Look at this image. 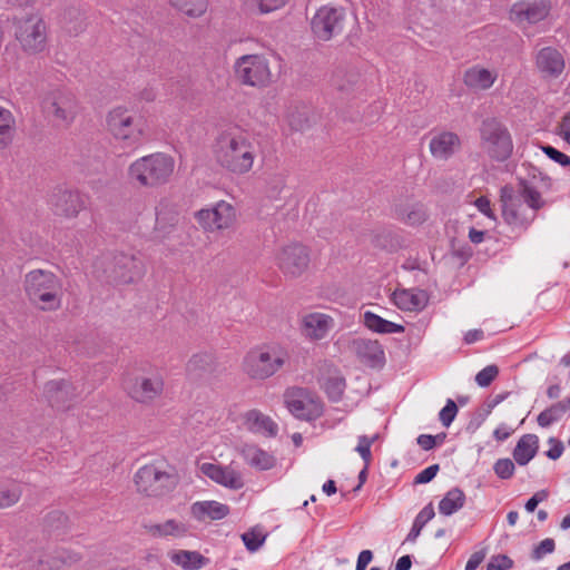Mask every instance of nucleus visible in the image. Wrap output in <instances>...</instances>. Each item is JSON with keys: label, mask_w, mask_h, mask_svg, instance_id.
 Segmentation results:
<instances>
[{"label": "nucleus", "mask_w": 570, "mask_h": 570, "mask_svg": "<svg viewBox=\"0 0 570 570\" xmlns=\"http://www.w3.org/2000/svg\"><path fill=\"white\" fill-rule=\"evenodd\" d=\"M258 155L255 138L239 128L223 131L216 139L214 157L217 164L234 175H246L253 167Z\"/></svg>", "instance_id": "1"}, {"label": "nucleus", "mask_w": 570, "mask_h": 570, "mask_svg": "<svg viewBox=\"0 0 570 570\" xmlns=\"http://www.w3.org/2000/svg\"><path fill=\"white\" fill-rule=\"evenodd\" d=\"M502 216L513 228H527L535 218L537 212L543 206L541 194L530 184L522 180L514 193L509 187L501 189Z\"/></svg>", "instance_id": "2"}, {"label": "nucleus", "mask_w": 570, "mask_h": 570, "mask_svg": "<svg viewBox=\"0 0 570 570\" xmlns=\"http://www.w3.org/2000/svg\"><path fill=\"white\" fill-rule=\"evenodd\" d=\"M288 360V351L282 344L263 343L246 352L242 361V371L253 381H265L281 371Z\"/></svg>", "instance_id": "3"}, {"label": "nucleus", "mask_w": 570, "mask_h": 570, "mask_svg": "<svg viewBox=\"0 0 570 570\" xmlns=\"http://www.w3.org/2000/svg\"><path fill=\"white\" fill-rule=\"evenodd\" d=\"M24 292L30 303L46 312L61 307L63 288L61 279L52 272L33 269L24 276Z\"/></svg>", "instance_id": "4"}, {"label": "nucleus", "mask_w": 570, "mask_h": 570, "mask_svg": "<svg viewBox=\"0 0 570 570\" xmlns=\"http://www.w3.org/2000/svg\"><path fill=\"white\" fill-rule=\"evenodd\" d=\"M175 170V160L164 153H154L132 161L128 167V179L139 187L154 188L169 181Z\"/></svg>", "instance_id": "5"}, {"label": "nucleus", "mask_w": 570, "mask_h": 570, "mask_svg": "<svg viewBox=\"0 0 570 570\" xmlns=\"http://www.w3.org/2000/svg\"><path fill=\"white\" fill-rule=\"evenodd\" d=\"M121 385L126 394L141 405H153L165 391L164 376L151 367L127 372Z\"/></svg>", "instance_id": "6"}, {"label": "nucleus", "mask_w": 570, "mask_h": 570, "mask_svg": "<svg viewBox=\"0 0 570 570\" xmlns=\"http://www.w3.org/2000/svg\"><path fill=\"white\" fill-rule=\"evenodd\" d=\"M107 128L114 139L125 148H138L147 137L141 118L136 117L127 107L118 106L107 115Z\"/></svg>", "instance_id": "7"}, {"label": "nucleus", "mask_w": 570, "mask_h": 570, "mask_svg": "<svg viewBox=\"0 0 570 570\" xmlns=\"http://www.w3.org/2000/svg\"><path fill=\"white\" fill-rule=\"evenodd\" d=\"M177 482L175 470L163 461L139 468L135 475L138 491L148 497H163L173 491Z\"/></svg>", "instance_id": "8"}, {"label": "nucleus", "mask_w": 570, "mask_h": 570, "mask_svg": "<svg viewBox=\"0 0 570 570\" xmlns=\"http://www.w3.org/2000/svg\"><path fill=\"white\" fill-rule=\"evenodd\" d=\"M480 146L491 159L507 160L513 151V141L507 126L497 118H487L480 126Z\"/></svg>", "instance_id": "9"}, {"label": "nucleus", "mask_w": 570, "mask_h": 570, "mask_svg": "<svg viewBox=\"0 0 570 570\" xmlns=\"http://www.w3.org/2000/svg\"><path fill=\"white\" fill-rule=\"evenodd\" d=\"M43 112L58 126H70L80 111L76 95L66 88L50 91L42 102Z\"/></svg>", "instance_id": "10"}, {"label": "nucleus", "mask_w": 570, "mask_h": 570, "mask_svg": "<svg viewBox=\"0 0 570 570\" xmlns=\"http://www.w3.org/2000/svg\"><path fill=\"white\" fill-rule=\"evenodd\" d=\"M235 77L246 86L263 88L271 83L272 71L263 55H244L234 63Z\"/></svg>", "instance_id": "11"}, {"label": "nucleus", "mask_w": 570, "mask_h": 570, "mask_svg": "<svg viewBox=\"0 0 570 570\" xmlns=\"http://www.w3.org/2000/svg\"><path fill=\"white\" fill-rule=\"evenodd\" d=\"M194 218L205 233L214 234L234 226L236 222V209L228 202L219 200L197 210L194 214Z\"/></svg>", "instance_id": "12"}, {"label": "nucleus", "mask_w": 570, "mask_h": 570, "mask_svg": "<svg viewBox=\"0 0 570 570\" xmlns=\"http://www.w3.org/2000/svg\"><path fill=\"white\" fill-rule=\"evenodd\" d=\"M16 39L27 55H37L45 51L47 47L46 22L37 17L30 16L18 23Z\"/></svg>", "instance_id": "13"}, {"label": "nucleus", "mask_w": 570, "mask_h": 570, "mask_svg": "<svg viewBox=\"0 0 570 570\" xmlns=\"http://www.w3.org/2000/svg\"><path fill=\"white\" fill-rule=\"evenodd\" d=\"M345 11L341 7L323 6L312 18V32L318 40L328 41L343 31Z\"/></svg>", "instance_id": "14"}, {"label": "nucleus", "mask_w": 570, "mask_h": 570, "mask_svg": "<svg viewBox=\"0 0 570 570\" xmlns=\"http://www.w3.org/2000/svg\"><path fill=\"white\" fill-rule=\"evenodd\" d=\"M284 400L288 411L297 419L311 421L322 414L320 401L304 389H288Z\"/></svg>", "instance_id": "15"}, {"label": "nucleus", "mask_w": 570, "mask_h": 570, "mask_svg": "<svg viewBox=\"0 0 570 570\" xmlns=\"http://www.w3.org/2000/svg\"><path fill=\"white\" fill-rule=\"evenodd\" d=\"M278 268L289 277L301 276L308 267V249L301 244H292L281 248L275 257Z\"/></svg>", "instance_id": "16"}, {"label": "nucleus", "mask_w": 570, "mask_h": 570, "mask_svg": "<svg viewBox=\"0 0 570 570\" xmlns=\"http://www.w3.org/2000/svg\"><path fill=\"white\" fill-rule=\"evenodd\" d=\"M551 6L548 0H521L510 9V20L521 28L544 20Z\"/></svg>", "instance_id": "17"}, {"label": "nucleus", "mask_w": 570, "mask_h": 570, "mask_svg": "<svg viewBox=\"0 0 570 570\" xmlns=\"http://www.w3.org/2000/svg\"><path fill=\"white\" fill-rule=\"evenodd\" d=\"M199 471L214 481L230 490H239L245 485L244 478L240 471L229 465H220L215 463H202Z\"/></svg>", "instance_id": "18"}, {"label": "nucleus", "mask_w": 570, "mask_h": 570, "mask_svg": "<svg viewBox=\"0 0 570 570\" xmlns=\"http://www.w3.org/2000/svg\"><path fill=\"white\" fill-rule=\"evenodd\" d=\"M334 326V318L321 312L306 313L301 320L302 334L309 341H321L325 338Z\"/></svg>", "instance_id": "19"}, {"label": "nucleus", "mask_w": 570, "mask_h": 570, "mask_svg": "<svg viewBox=\"0 0 570 570\" xmlns=\"http://www.w3.org/2000/svg\"><path fill=\"white\" fill-rule=\"evenodd\" d=\"M350 350L370 367H381L385 362L384 350L377 341L357 337L350 343Z\"/></svg>", "instance_id": "20"}, {"label": "nucleus", "mask_w": 570, "mask_h": 570, "mask_svg": "<svg viewBox=\"0 0 570 570\" xmlns=\"http://www.w3.org/2000/svg\"><path fill=\"white\" fill-rule=\"evenodd\" d=\"M43 394L52 407L61 411L68 410L77 396L72 384L63 380L47 382Z\"/></svg>", "instance_id": "21"}, {"label": "nucleus", "mask_w": 570, "mask_h": 570, "mask_svg": "<svg viewBox=\"0 0 570 570\" xmlns=\"http://www.w3.org/2000/svg\"><path fill=\"white\" fill-rule=\"evenodd\" d=\"M461 138L453 131L442 130L430 140V151L435 159L448 160L461 149Z\"/></svg>", "instance_id": "22"}, {"label": "nucleus", "mask_w": 570, "mask_h": 570, "mask_svg": "<svg viewBox=\"0 0 570 570\" xmlns=\"http://www.w3.org/2000/svg\"><path fill=\"white\" fill-rule=\"evenodd\" d=\"M115 275L122 284L139 281L145 274L142 261L135 255L120 254L115 258Z\"/></svg>", "instance_id": "23"}, {"label": "nucleus", "mask_w": 570, "mask_h": 570, "mask_svg": "<svg viewBox=\"0 0 570 570\" xmlns=\"http://www.w3.org/2000/svg\"><path fill=\"white\" fill-rule=\"evenodd\" d=\"M51 205L57 215L76 217L85 207V199L78 190H59L53 194Z\"/></svg>", "instance_id": "24"}, {"label": "nucleus", "mask_w": 570, "mask_h": 570, "mask_svg": "<svg viewBox=\"0 0 570 570\" xmlns=\"http://www.w3.org/2000/svg\"><path fill=\"white\" fill-rule=\"evenodd\" d=\"M244 426L252 433L265 438H275L278 433V424L259 410H249L243 415Z\"/></svg>", "instance_id": "25"}, {"label": "nucleus", "mask_w": 570, "mask_h": 570, "mask_svg": "<svg viewBox=\"0 0 570 570\" xmlns=\"http://www.w3.org/2000/svg\"><path fill=\"white\" fill-rule=\"evenodd\" d=\"M535 63L539 71L544 77L557 78L564 69V58L556 48H542L535 57Z\"/></svg>", "instance_id": "26"}, {"label": "nucleus", "mask_w": 570, "mask_h": 570, "mask_svg": "<svg viewBox=\"0 0 570 570\" xmlns=\"http://www.w3.org/2000/svg\"><path fill=\"white\" fill-rule=\"evenodd\" d=\"M498 77L497 69H488L481 65H475L464 71L463 82L472 90L485 91L494 85Z\"/></svg>", "instance_id": "27"}, {"label": "nucleus", "mask_w": 570, "mask_h": 570, "mask_svg": "<svg viewBox=\"0 0 570 570\" xmlns=\"http://www.w3.org/2000/svg\"><path fill=\"white\" fill-rule=\"evenodd\" d=\"M392 301L400 309L409 312H419L426 306L429 302V295L423 289L402 288L395 289L393 292Z\"/></svg>", "instance_id": "28"}, {"label": "nucleus", "mask_w": 570, "mask_h": 570, "mask_svg": "<svg viewBox=\"0 0 570 570\" xmlns=\"http://www.w3.org/2000/svg\"><path fill=\"white\" fill-rule=\"evenodd\" d=\"M191 515L200 522L222 520L229 513V507L218 501H197L190 507Z\"/></svg>", "instance_id": "29"}, {"label": "nucleus", "mask_w": 570, "mask_h": 570, "mask_svg": "<svg viewBox=\"0 0 570 570\" xmlns=\"http://www.w3.org/2000/svg\"><path fill=\"white\" fill-rule=\"evenodd\" d=\"M244 461L252 468L266 471L276 464L275 456L255 444H244L240 450Z\"/></svg>", "instance_id": "30"}, {"label": "nucleus", "mask_w": 570, "mask_h": 570, "mask_svg": "<svg viewBox=\"0 0 570 570\" xmlns=\"http://www.w3.org/2000/svg\"><path fill=\"white\" fill-rule=\"evenodd\" d=\"M145 529L155 538H183L189 531V527L185 522L175 519H168L161 523L146 524Z\"/></svg>", "instance_id": "31"}, {"label": "nucleus", "mask_w": 570, "mask_h": 570, "mask_svg": "<svg viewBox=\"0 0 570 570\" xmlns=\"http://www.w3.org/2000/svg\"><path fill=\"white\" fill-rule=\"evenodd\" d=\"M538 448V436L534 434H525L518 441L513 450V459L519 465H525L534 458Z\"/></svg>", "instance_id": "32"}, {"label": "nucleus", "mask_w": 570, "mask_h": 570, "mask_svg": "<svg viewBox=\"0 0 570 570\" xmlns=\"http://www.w3.org/2000/svg\"><path fill=\"white\" fill-rule=\"evenodd\" d=\"M396 216L403 223L416 226L428 219V210L421 203H410L396 208Z\"/></svg>", "instance_id": "33"}, {"label": "nucleus", "mask_w": 570, "mask_h": 570, "mask_svg": "<svg viewBox=\"0 0 570 570\" xmlns=\"http://www.w3.org/2000/svg\"><path fill=\"white\" fill-rule=\"evenodd\" d=\"M570 410V400L559 401L544 411H542L538 417L537 422L541 428H548L554 422L561 420V417Z\"/></svg>", "instance_id": "34"}, {"label": "nucleus", "mask_w": 570, "mask_h": 570, "mask_svg": "<svg viewBox=\"0 0 570 570\" xmlns=\"http://www.w3.org/2000/svg\"><path fill=\"white\" fill-rule=\"evenodd\" d=\"M465 499V494L461 489H451L439 503L440 513L444 515H451L455 513L463 508Z\"/></svg>", "instance_id": "35"}, {"label": "nucleus", "mask_w": 570, "mask_h": 570, "mask_svg": "<svg viewBox=\"0 0 570 570\" xmlns=\"http://www.w3.org/2000/svg\"><path fill=\"white\" fill-rule=\"evenodd\" d=\"M364 324L368 330L377 333L385 334L404 332V327L402 325L384 320L372 312L364 313Z\"/></svg>", "instance_id": "36"}, {"label": "nucleus", "mask_w": 570, "mask_h": 570, "mask_svg": "<svg viewBox=\"0 0 570 570\" xmlns=\"http://www.w3.org/2000/svg\"><path fill=\"white\" fill-rule=\"evenodd\" d=\"M170 560L185 570H198L203 567L205 558L196 551L179 550L169 554Z\"/></svg>", "instance_id": "37"}, {"label": "nucleus", "mask_w": 570, "mask_h": 570, "mask_svg": "<svg viewBox=\"0 0 570 570\" xmlns=\"http://www.w3.org/2000/svg\"><path fill=\"white\" fill-rule=\"evenodd\" d=\"M14 118L10 110L0 107V148L8 147L13 137Z\"/></svg>", "instance_id": "38"}, {"label": "nucleus", "mask_w": 570, "mask_h": 570, "mask_svg": "<svg viewBox=\"0 0 570 570\" xmlns=\"http://www.w3.org/2000/svg\"><path fill=\"white\" fill-rule=\"evenodd\" d=\"M170 4L189 17L203 16L208 7L207 0H169Z\"/></svg>", "instance_id": "39"}, {"label": "nucleus", "mask_w": 570, "mask_h": 570, "mask_svg": "<svg viewBox=\"0 0 570 570\" xmlns=\"http://www.w3.org/2000/svg\"><path fill=\"white\" fill-rule=\"evenodd\" d=\"M22 489L16 482L0 487V509L14 505L21 498Z\"/></svg>", "instance_id": "40"}, {"label": "nucleus", "mask_w": 570, "mask_h": 570, "mask_svg": "<svg viewBox=\"0 0 570 570\" xmlns=\"http://www.w3.org/2000/svg\"><path fill=\"white\" fill-rule=\"evenodd\" d=\"M435 515L432 504L424 507L416 515L413 527L407 535V540L414 541L421 533L424 525Z\"/></svg>", "instance_id": "41"}, {"label": "nucleus", "mask_w": 570, "mask_h": 570, "mask_svg": "<svg viewBox=\"0 0 570 570\" xmlns=\"http://www.w3.org/2000/svg\"><path fill=\"white\" fill-rule=\"evenodd\" d=\"M324 390L331 400L338 401L345 390L344 377L338 374L328 376L324 382Z\"/></svg>", "instance_id": "42"}, {"label": "nucleus", "mask_w": 570, "mask_h": 570, "mask_svg": "<svg viewBox=\"0 0 570 570\" xmlns=\"http://www.w3.org/2000/svg\"><path fill=\"white\" fill-rule=\"evenodd\" d=\"M286 0H244V4L248 10L258 11L259 13H269L281 9Z\"/></svg>", "instance_id": "43"}, {"label": "nucleus", "mask_w": 570, "mask_h": 570, "mask_svg": "<svg viewBox=\"0 0 570 570\" xmlns=\"http://www.w3.org/2000/svg\"><path fill=\"white\" fill-rule=\"evenodd\" d=\"M379 439V434H374L373 436L367 435H360L358 442L355 448V451L361 455L365 463V468L368 466V464L372 461V453H371V446L372 444Z\"/></svg>", "instance_id": "44"}, {"label": "nucleus", "mask_w": 570, "mask_h": 570, "mask_svg": "<svg viewBox=\"0 0 570 570\" xmlns=\"http://www.w3.org/2000/svg\"><path fill=\"white\" fill-rule=\"evenodd\" d=\"M499 375V367L494 364L488 365L475 375V382L481 387L489 386Z\"/></svg>", "instance_id": "45"}, {"label": "nucleus", "mask_w": 570, "mask_h": 570, "mask_svg": "<svg viewBox=\"0 0 570 570\" xmlns=\"http://www.w3.org/2000/svg\"><path fill=\"white\" fill-rule=\"evenodd\" d=\"M494 473L503 480H508L514 474V463L510 459H499L493 465Z\"/></svg>", "instance_id": "46"}, {"label": "nucleus", "mask_w": 570, "mask_h": 570, "mask_svg": "<svg viewBox=\"0 0 570 570\" xmlns=\"http://www.w3.org/2000/svg\"><path fill=\"white\" fill-rule=\"evenodd\" d=\"M456 413H458V406H456L455 402L453 400L449 399L446 401L445 406L440 411L439 419L445 428H449L451 425V423L454 421Z\"/></svg>", "instance_id": "47"}, {"label": "nucleus", "mask_w": 570, "mask_h": 570, "mask_svg": "<svg viewBox=\"0 0 570 570\" xmlns=\"http://www.w3.org/2000/svg\"><path fill=\"white\" fill-rule=\"evenodd\" d=\"M556 543L554 540L551 538H547L542 540L532 552V559L533 560H541L544 556L550 554L554 551Z\"/></svg>", "instance_id": "48"}, {"label": "nucleus", "mask_w": 570, "mask_h": 570, "mask_svg": "<svg viewBox=\"0 0 570 570\" xmlns=\"http://www.w3.org/2000/svg\"><path fill=\"white\" fill-rule=\"evenodd\" d=\"M243 542L247 550L254 552L259 549V547L264 543L265 537L255 531L245 532L242 535Z\"/></svg>", "instance_id": "49"}, {"label": "nucleus", "mask_w": 570, "mask_h": 570, "mask_svg": "<svg viewBox=\"0 0 570 570\" xmlns=\"http://www.w3.org/2000/svg\"><path fill=\"white\" fill-rule=\"evenodd\" d=\"M543 153L556 163L560 164L561 166H570V157L558 149H556L552 146H544L542 147Z\"/></svg>", "instance_id": "50"}, {"label": "nucleus", "mask_w": 570, "mask_h": 570, "mask_svg": "<svg viewBox=\"0 0 570 570\" xmlns=\"http://www.w3.org/2000/svg\"><path fill=\"white\" fill-rule=\"evenodd\" d=\"M439 472V465L433 464L422 470L414 479L416 484L428 483L433 480Z\"/></svg>", "instance_id": "51"}, {"label": "nucleus", "mask_w": 570, "mask_h": 570, "mask_svg": "<svg viewBox=\"0 0 570 570\" xmlns=\"http://www.w3.org/2000/svg\"><path fill=\"white\" fill-rule=\"evenodd\" d=\"M511 566L512 561L507 556H498L488 563L487 570H508Z\"/></svg>", "instance_id": "52"}, {"label": "nucleus", "mask_w": 570, "mask_h": 570, "mask_svg": "<svg viewBox=\"0 0 570 570\" xmlns=\"http://www.w3.org/2000/svg\"><path fill=\"white\" fill-rule=\"evenodd\" d=\"M475 207L491 219H495V215L491 209V202L487 196H481L474 200Z\"/></svg>", "instance_id": "53"}, {"label": "nucleus", "mask_w": 570, "mask_h": 570, "mask_svg": "<svg viewBox=\"0 0 570 570\" xmlns=\"http://www.w3.org/2000/svg\"><path fill=\"white\" fill-rule=\"evenodd\" d=\"M548 495H549V493H548V491H546V490H541V491L535 492V493H534V494H533V495H532V497L527 501V503H525V505H524V507H525V510H527L528 512H533V511L537 509V507H538V504H539L540 502H542V501H544V500H547V499H548Z\"/></svg>", "instance_id": "54"}, {"label": "nucleus", "mask_w": 570, "mask_h": 570, "mask_svg": "<svg viewBox=\"0 0 570 570\" xmlns=\"http://www.w3.org/2000/svg\"><path fill=\"white\" fill-rule=\"evenodd\" d=\"M484 558H485L484 551H475L469 558L464 570H476L478 567L483 562Z\"/></svg>", "instance_id": "55"}, {"label": "nucleus", "mask_w": 570, "mask_h": 570, "mask_svg": "<svg viewBox=\"0 0 570 570\" xmlns=\"http://www.w3.org/2000/svg\"><path fill=\"white\" fill-rule=\"evenodd\" d=\"M513 433V429L502 423L493 431V438L499 441H505Z\"/></svg>", "instance_id": "56"}, {"label": "nucleus", "mask_w": 570, "mask_h": 570, "mask_svg": "<svg viewBox=\"0 0 570 570\" xmlns=\"http://www.w3.org/2000/svg\"><path fill=\"white\" fill-rule=\"evenodd\" d=\"M550 443H553L552 446L547 451V456L551 460L559 459L563 453V444L560 441L554 439H550Z\"/></svg>", "instance_id": "57"}, {"label": "nucleus", "mask_w": 570, "mask_h": 570, "mask_svg": "<svg viewBox=\"0 0 570 570\" xmlns=\"http://www.w3.org/2000/svg\"><path fill=\"white\" fill-rule=\"evenodd\" d=\"M417 443L423 450H431L435 446V438L430 434H421L417 438Z\"/></svg>", "instance_id": "58"}, {"label": "nucleus", "mask_w": 570, "mask_h": 570, "mask_svg": "<svg viewBox=\"0 0 570 570\" xmlns=\"http://www.w3.org/2000/svg\"><path fill=\"white\" fill-rule=\"evenodd\" d=\"M560 134L563 139L570 145V112L567 114L560 125Z\"/></svg>", "instance_id": "59"}, {"label": "nucleus", "mask_w": 570, "mask_h": 570, "mask_svg": "<svg viewBox=\"0 0 570 570\" xmlns=\"http://www.w3.org/2000/svg\"><path fill=\"white\" fill-rule=\"evenodd\" d=\"M372 559H373L372 551L363 550L358 554L356 567L362 568V569L365 570L366 567L368 566V563L372 561Z\"/></svg>", "instance_id": "60"}, {"label": "nucleus", "mask_w": 570, "mask_h": 570, "mask_svg": "<svg viewBox=\"0 0 570 570\" xmlns=\"http://www.w3.org/2000/svg\"><path fill=\"white\" fill-rule=\"evenodd\" d=\"M484 337V333L482 330H471L466 332L464 336V341L466 344H473L478 341H481Z\"/></svg>", "instance_id": "61"}, {"label": "nucleus", "mask_w": 570, "mask_h": 570, "mask_svg": "<svg viewBox=\"0 0 570 570\" xmlns=\"http://www.w3.org/2000/svg\"><path fill=\"white\" fill-rule=\"evenodd\" d=\"M272 183L275 185L272 187L271 194L275 196L276 194H279L281 190L285 187V177L283 175H277L269 184L272 185Z\"/></svg>", "instance_id": "62"}, {"label": "nucleus", "mask_w": 570, "mask_h": 570, "mask_svg": "<svg viewBox=\"0 0 570 570\" xmlns=\"http://www.w3.org/2000/svg\"><path fill=\"white\" fill-rule=\"evenodd\" d=\"M412 560L410 556L401 557L395 564V570H410Z\"/></svg>", "instance_id": "63"}, {"label": "nucleus", "mask_w": 570, "mask_h": 570, "mask_svg": "<svg viewBox=\"0 0 570 570\" xmlns=\"http://www.w3.org/2000/svg\"><path fill=\"white\" fill-rule=\"evenodd\" d=\"M469 239L473 244H480L484 239V232L471 228L469 232Z\"/></svg>", "instance_id": "64"}]
</instances>
